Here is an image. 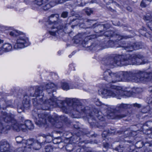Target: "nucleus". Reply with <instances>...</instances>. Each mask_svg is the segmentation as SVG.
Segmentation results:
<instances>
[{"label": "nucleus", "instance_id": "nucleus-19", "mask_svg": "<svg viewBox=\"0 0 152 152\" xmlns=\"http://www.w3.org/2000/svg\"><path fill=\"white\" fill-rule=\"evenodd\" d=\"M43 142L41 143L39 142L37 140L34 141V143L32 144L31 148L35 150L39 149L41 147V145L43 144Z\"/></svg>", "mask_w": 152, "mask_h": 152}, {"label": "nucleus", "instance_id": "nucleus-6", "mask_svg": "<svg viewBox=\"0 0 152 152\" xmlns=\"http://www.w3.org/2000/svg\"><path fill=\"white\" fill-rule=\"evenodd\" d=\"M2 114L3 119L5 122L12 123V127L14 130L17 132H19L20 130V124L17 123L16 121L14 119L13 115L7 113L6 112H3Z\"/></svg>", "mask_w": 152, "mask_h": 152}, {"label": "nucleus", "instance_id": "nucleus-36", "mask_svg": "<svg viewBox=\"0 0 152 152\" xmlns=\"http://www.w3.org/2000/svg\"><path fill=\"white\" fill-rule=\"evenodd\" d=\"M20 130H21L23 131H24L25 130H26L28 129L25 124H20Z\"/></svg>", "mask_w": 152, "mask_h": 152}, {"label": "nucleus", "instance_id": "nucleus-51", "mask_svg": "<svg viewBox=\"0 0 152 152\" xmlns=\"http://www.w3.org/2000/svg\"><path fill=\"white\" fill-rule=\"evenodd\" d=\"M95 21L94 20H88L87 21V22H88V23H90V25H91V24L93 23Z\"/></svg>", "mask_w": 152, "mask_h": 152}, {"label": "nucleus", "instance_id": "nucleus-41", "mask_svg": "<svg viewBox=\"0 0 152 152\" xmlns=\"http://www.w3.org/2000/svg\"><path fill=\"white\" fill-rule=\"evenodd\" d=\"M86 12L87 15H89L93 13V11L91 9H88L86 10Z\"/></svg>", "mask_w": 152, "mask_h": 152}, {"label": "nucleus", "instance_id": "nucleus-4", "mask_svg": "<svg viewBox=\"0 0 152 152\" xmlns=\"http://www.w3.org/2000/svg\"><path fill=\"white\" fill-rule=\"evenodd\" d=\"M101 93L106 98L112 97L120 99V97L126 94L127 92H124L121 90L120 87L113 85L109 88L103 89L102 90Z\"/></svg>", "mask_w": 152, "mask_h": 152}, {"label": "nucleus", "instance_id": "nucleus-32", "mask_svg": "<svg viewBox=\"0 0 152 152\" xmlns=\"http://www.w3.org/2000/svg\"><path fill=\"white\" fill-rule=\"evenodd\" d=\"M146 21H148L149 22H152V16L150 15H147L143 18Z\"/></svg>", "mask_w": 152, "mask_h": 152}, {"label": "nucleus", "instance_id": "nucleus-56", "mask_svg": "<svg viewBox=\"0 0 152 152\" xmlns=\"http://www.w3.org/2000/svg\"><path fill=\"white\" fill-rule=\"evenodd\" d=\"M113 3L114 4V5H115L116 6H117L118 7H119V6H120L119 5L115 2H113Z\"/></svg>", "mask_w": 152, "mask_h": 152}, {"label": "nucleus", "instance_id": "nucleus-27", "mask_svg": "<svg viewBox=\"0 0 152 152\" xmlns=\"http://www.w3.org/2000/svg\"><path fill=\"white\" fill-rule=\"evenodd\" d=\"M124 149V147L122 145H119L118 146L116 147L114 150L118 152H123Z\"/></svg>", "mask_w": 152, "mask_h": 152}, {"label": "nucleus", "instance_id": "nucleus-30", "mask_svg": "<svg viewBox=\"0 0 152 152\" xmlns=\"http://www.w3.org/2000/svg\"><path fill=\"white\" fill-rule=\"evenodd\" d=\"M15 139L18 143H20L22 142L24 143L23 142H24V140L23 139V137L20 136H18L17 137L15 138Z\"/></svg>", "mask_w": 152, "mask_h": 152}, {"label": "nucleus", "instance_id": "nucleus-34", "mask_svg": "<svg viewBox=\"0 0 152 152\" xmlns=\"http://www.w3.org/2000/svg\"><path fill=\"white\" fill-rule=\"evenodd\" d=\"M146 126L149 127V128L152 130V121H148L144 125V126Z\"/></svg>", "mask_w": 152, "mask_h": 152}, {"label": "nucleus", "instance_id": "nucleus-63", "mask_svg": "<svg viewBox=\"0 0 152 152\" xmlns=\"http://www.w3.org/2000/svg\"><path fill=\"white\" fill-rule=\"evenodd\" d=\"M34 88L33 87H31V89H30L31 90V89L34 90Z\"/></svg>", "mask_w": 152, "mask_h": 152}, {"label": "nucleus", "instance_id": "nucleus-43", "mask_svg": "<svg viewBox=\"0 0 152 152\" xmlns=\"http://www.w3.org/2000/svg\"><path fill=\"white\" fill-rule=\"evenodd\" d=\"M103 146L104 148L106 149H107L109 148L110 145L107 142H104Z\"/></svg>", "mask_w": 152, "mask_h": 152}, {"label": "nucleus", "instance_id": "nucleus-57", "mask_svg": "<svg viewBox=\"0 0 152 152\" xmlns=\"http://www.w3.org/2000/svg\"><path fill=\"white\" fill-rule=\"evenodd\" d=\"M74 127L76 128V129H79V126H77L76 125H75L74 124Z\"/></svg>", "mask_w": 152, "mask_h": 152}, {"label": "nucleus", "instance_id": "nucleus-44", "mask_svg": "<svg viewBox=\"0 0 152 152\" xmlns=\"http://www.w3.org/2000/svg\"><path fill=\"white\" fill-rule=\"evenodd\" d=\"M130 105V107L132 106H133L134 107H137L138 108H140L141 106L140 105V104H138L137 103H134V104H132L131 105Z\"/></svg>", "mask_w": 152, "mask_h": 152}, {"label": "nucleus", "instance_id": "nucleus-14", "mask_svg": "<svg viewBox=\"0 0 152 152\" xmlns=\"http://www.w3.org/2000/svg\"><path fill=\"white\" fill-rule=\"evenodd\" d=\"M130 106L129 104H118L114 109L116 112H120L124 110L130 108Z\"/></svg>", "mask_w": 152, "mask_h": 152}, {"label": "nucleus", "instance_id": "nucleus-16", "mask_svg": "<svg viewBox=\"0 0 152 152\" xmlns=\"http://www.w3.org/2000/svg\"><path fill=\"white\" fill-rule=\"evenodd\" d=\"M23 107L24 109H28L30 107V99L28 96L25 95L23 97Z\"/></svg>", "mask_w": 152, "mask_h": 152}, {"label": "nucleus", "instance_id": "nucleus-62", "mask_svg": "<svg viewBox=\"0 0 152 152\" xmlns=\"http://www.w3.org/2000/svg\"><path fill=\"white\" fill-rule=\"evenodd\" d=\"M72 56V54H71L70 55H69V58H71Z\"/></svg>", "mask_w": 152, "mask_h": 152}, {"label": "nucleus", "instance_id": "nucleus-54", "mask_svg": "<svg viewBox=\"0 0 152 152\" xmlns=\"http://www.w3.org/2000/svg\"><path fill=\"white\" fill-rule=\"evenodd\" d=\"M96 37V36L95 35H91L90 37H89L88 39H89L90 38H94Z\"/></svg>", "mask_w": 152, "mask_h": 152}, {"label": "nucleus", "instance_id": "nucleus-55", "mask_svg": "<svg viewBox=\"0 0 152 152\" xmlns=\"http://www.w3.org/2000/svg\"><path fill=\"white\" fill-rule=\"evenodd\" d=\"M148 91L152 93V86H150L148 88Z\"/></svg>", "mask_w": 152, "mask_h": 152}, {"label": "nucleus", "instance_id": "nucleus-46", "mask_svg": "<svg viewBox=\"0 0 152 152\" xmlns=\"http://www.w3.org/2000/svg\"><path fill=\"white\" fill-rule=\"evenodd\" d=\"M57 139H55L53 140V142L54 144H58L59 143L61 142V140H60V141H58Z\"/></svg>", "mask_w": 152, "mask_h": 152}, {"label": "nucleus", "instance_id": "nucleus-10", "mask_svg": "<svg viewBox=\"0 0 152 152\" xmlns=\"http://www.w3.org/2000/svg\"><path fill=\"white\" fill-rule=\"evenodd\" d=\"M116 112L115 111L114 108H108L107 110V117L109 119H120L125 117L127 115V114H116Z\"/></svg>", "mask_w": 152, "mask_h": 152}, {"label": "nucleus", "instance_id": "nucleus-24", "mask_svg": "<svg viewBox=\"0 0 152 152\" xmlns=\"http://www.w3.org/2000/svg\"><path fill=\"white\" fill-rule=\"evenodd\" d=\"M112 131L113 132H111V131L109 130L104 131L102 134V137L106 138L108 135L112 134L115 132L114 130H113Z\"/></svg>", "mask_w": 152, "mask_h": 152}, {"label": "nucleus", "instance_id": "nucleus-60", "mask_svg": "<svg viewBox=\"0 0 152 152\" xmlns=\"http://www.w3.org/2000/svg\"><path fill=\"white\" fill-rule=\"evenodd\" d=\"M75 54V52H72V53L71 54H72V55H73Z\"/></svg>", "mask_w": 152, "mask_h": 152}, {"label": "nucleus", "instance_id": "nucleus-23", "mask_svg": "<svg viewBox=\"0 0 152 152\" xmlns=\"http://www.w3.org/2000/svg\"><path fill=\"white\" fill-rule=\"evenodd\" d=\"M61 87L64 90H68L70 88H76V86L70 88V87L68 83L66 82H62L61 83Z\"/></svg>", "mask_w": 152, "mask_h": 152}, {"label": "nucleus", "instance_id": "nucleus-12", "mask_svg": "<svg viewBox=\"0 0 152 152\" xmlns=\"http://www.w3.org/2000/svg\"><path fill=\"white\" fill-rule=\"evenodd\" d=\"M10 145L8 142L3 140L0 142V152H7L9 151Z\"/></svg>", "mask_w": 152, "mask_h": 152}, {"label": "nucleus", "instance_id": "nucleus-40", "mask_svg": "<svg viewBox=\"0 0 152 152\" xmlns=\"http://www.w3.org/2000/svg\"><path fill=\"white\" fill-rule=\"evenodd\" d=\"M128 152H138L134 148V146L131 147V148H129Z\"/></svg>", "mask_w": 152, "mask_h": 152}, {"label": "nucleus", "instance_id": "nucleus-2", "mask_svg": "<svg viewBox=\"0 0 152 152\" xmlns=\"http://www.w3.org/2000/svg\"><path fill=\"white\" fill-rule=\"evenodd\" d=\"M143 56L139 53L122 55L114 54L104 60L106 65L114 66H126L129 64L139 65L144 64Z\"/></svg>", "mask_w": 152, "mask_h": 152}, {"label": "nucleus", "instance_id": "nucleus-52", "mask_svg": "<svg viewBox=\"0 0 152 152\" xmlns=\"http://www.w3.org/2000/svg\"><path fill=\"white\" fill-rule=\"evenodd\" d=\"M95 45L94 44H93L92 45H91V46H89V49H93L94 48V47Z\"/></svg>", "mask_w": 152, "mask_h": 152}, {"label": "nucleus", "instance_id": "nucleus-39", "mask_svg": "<svg viewBox=\"0 0 152 152\" xmlns=\"http://www.w3.org/2000/svg\"><path fill=\"white\" fill-rule=\"evenodd\" d=\"M95 104L98 106H100L102 105V103L97 99H95L94 100Z\"/></svg>", "mask_w": 152, "mask_h": 152}, {"label": "nucleus", "instance_id": "nucleus-25", "mask_svg": "<svg viewBox=\"0 0 152 152\" xmlns=\"http://www.w3.org/2000/svg\"><path fill=\"white\" fill-rule=\"evenodd\" d=\"M43 137L45 138V141L46 143H50L53 140V137L51 135L43 134Z\"/></svg>", "mask_w": 152, "mask_h": 152}, {"label": "nucleus", "instance_id": "nucleus-37", "mask_svg": "<svg viewBox=\"0 0 152 152\" xmlns=\"http://www.w3.org/2000/svg\"><path fill=\"white\" fill-rule=\"evenodd\" d=\"M68 12H63L61 15V17L63 18H65L68 17Z\"/></svg>", "mask_w": 152, "mask_h": 152}, {"label": "nucleus", "instance_id": "nucleus-13", "mask_svg": "<svg viewBox=\"0 0 152 152\" xmlns=\"http://www.w3.org/2000/svg\"><path fill=\"white\" fill-rule=\"evenodd\" d=\"M47 120L50 122H51L53 120L51 116L45 114L42 111H41V125L47 123Z\"/></svg>", "mask_w": 152, "mask_h": 152}, {"label": "nucleus", "instance_id": "nucleus-21", "mask_svg": "<svg viewBox=\"0 0 152 152\" xmlns=\"http://www.w3.org/2000/svg\"><path fill=\"white\" fill-rule=\"evenodd\" d=\"M28 129L31 130L34 128V126L31 121L29 120H26L25 121V123Z\"/></svg>", "mask_w": 152, "mask_h": 152}, {"label": "nucleus", "instance_id": "nucleus-59", "mask_svg": "<svg viewBox=\"0 0 152 152\" xmlns=\"http://www.w3.org/2000/svg\"><path fill=\"white\" fill-rule=\"evenodd\" d=\"M85 3H81L80 5V6H83L84 5H85Z\"/></svg>", "mask_w": 152, "mask_h": 152}, {"label": "nucleus", "instance_id": "nucleus-20", "mask_svg": "<svg viewBox=\"0 0 152 152\" xmlns=\"http://www.w3.org/2000/svg\"><path fill=\"white\" fill-rule=\"evenodd\" d=\"M34 141L33 139H31L27 140H24L23 142L25 144L27 145L26 148H31L32 146V144L34 143Z\"/></svg>", "mask_w": 152, "mask_h": 152}, {"label": "nucleus", "instance_id": "nucleus-48", "mask_svg": "<svg viewBox=\"0 0 152 152\" xmlns=\"http://www.w3.org/2000/svg\"><path fill=\"white\" fill-rule=\"evenodd\" d=\"M106 7L107 8V9L108 10L110 11L111 12H115V10L113 9L111 7H110L107 6Z\"/></svg>", "mask_w": 152, "mask_h": 152}, {"label": "nucleus", "instance_id": "nucleus-64", "mask_svg": "<svg viewBox=\"0 0 152 152\" xmlns=\"http://www.w3.org/2000/svg\"><path fill=\"white\" fill-rule=\"evenodd\" d=\"M128 141V142H129V143H132V141H130H130Z\"/></svg>", "mask_w": 152, "mask_h": 152}, {"label": "nucleus", "instance_id": "nucleus-8", "mask_svg": "<svg viewBox=\"0 0 152 152\" xmlns=\"http://www.w3.org/2000/svg\"><path fill=\"white\" fill-rule=\"evenodd\" d=\"M28 38L25 36H20L16 41L14 47L15 49H21L29 45Z\"/></svg>", "mask_w": 152, "mask_h": 152}, {"label": "nucleus", "instance_id": "nucleus-17", "mask_svg": "<svg viewBox=\"0 0 152 152\" xmlns=\"http://www.w3.org/2000/svg\"><path fill=\"white\" fill-rule=\"evenodd\" d=\"M83 40V36L80 34H79L75 36L73 39L74 42L76 44L81 42Z\"/></svg>", "mask_w": 152, "mask_h": 152}, {"label": "nucleus", "instance_id": "nucleus-29", "mask_svg": "<svg viewBox=\"0 0 152 152\" xmlns=\"http://www.w3.org/2000/svg\"><path fill=\"white\" fill-rule=\"evenodd\" d=\"M20 32L16 30H13L10 33V35L12 36L13 37L18 36Z\"/></svg>", "mask_w": 152, "mask_h": 152}, {"label": "nucleus", "instance_id": "nucleus-1", "mask_svg": "<svg viewBox=\"0 0 152 152\" xmlns=\"http://www.w3.org/2000/svg\"><path fill=\"white\" fill-rule=\"evenodd\" d=\"M103 79L110 83H115L124 80L136 83L140 82L145 83L152 79V73L133 70L114 73L110 69H108L104 72Z\"/></svg>", "mask_w": 152, "mask_h": 152}, {"label": "nucleus", "instance_id": "nucleus-18", "mask_svg": "<svg viewBox=\"0 0 152 152\" xmlns=\"http://www.w3.org/2000/svg\"><path fill=\"white\" fill-rule=\"evenodd\" d=\"M3 51L8 52L11 51L12 47V45L9 43H7L4 44L2 46Z\"/></svg>", "mask_w": 152, "mask_h": 152}, {"label": "nucleus", "instance_id": "nucleus-58", "mask_svg": "<svg viewBox=\"0 0 152 152\" xmlns=\"http://www.w3.org/2000/svg\"><path fill=\"white\" fill-rule=\"evenodd\" d=\"M4 42V40L0 39V44H3Z\"/></svg>", "mask_w": 152, "mask_h": 152}, {"label": "nucleus", "instance_id": "nucleus-50", "mask_svg": "<svg viewBox=\"0 0 152 152\" xmlns=\"http://www.w3.org/2000/svg\"><path fill=\"white\" fill-rule=\"evenodd\" d=\"M126 9L127 10L129 11V12H131L132 11V9L130 7H126Z\"/></svg>", "mask_w": 152, "mask_h": 152}, {"label": "nucleus", "instance_id": "nucleus-61", "mask_svg": "<svg viewBox=\"0 0 152 152\" xmlns=\"http://www.w3.org/2000/svg\"><path fill=\"white\" fill-rule=\"evenodd\" d=\"M54 75L56 77V78H57V77H58L57 75H55V74H54Z\"/></svg>", "mask_w": 152, "mask_h": 152}, {"label": "nucleus", "instance_id": "nucleus-22", "mask_svg": "<svg viewBox=\"0 0 152 152\" xmlns=\"http://www.w3.org/2000/svg\"><path fill=\"white\" fill-rule=\"evenodd\" d=\"M121 134H124V138L130 137L132 136V132L129 129H128L127 130L124 132H122Z\"/></svg>", "mask_w": 152, "mask_h": 152}, {"label": "nucleus", "instance_id": "nucleus-5", "mask_svg": "<svg viewBox=\"0 0 152 152\" xmlns=\"http://www.w3.org/2000/svg\"><path fill=\"white\" fill-rule=\"evenodd\" d=\"M103 33H104L103 34L106 36L107 37H114L117 39L116 40H110L109 41V43L111 47L114 46L115 45L121 40L131 38V36L129 35H121L115 34L113 31H108Z\"/></svg>", "mask_w": 152, "mask_h": 152}, {"label": "nucleus", "instance_id": "nucleus-53", "mask_svg": "<svg viewBox=\"0 0 152 152\" xmlns=\"http://www.w3.org/2000/svg\"><path fill=\"white\" fill-rule=\"evenodd\" d=\"M141 91V89L140 88H137L136 89V91L138 93L140 92Z\"/></svg>", "mask_w": 152, "mask_h": 152}, {"label": "nucleus", "instance_id": "nucleus-42", "mask_svg": "<svg viewBox=\"0 0 152 152\" xmlns=\"http://www.w3.org/2000/svg\"><path fill=\"white\" fill-rule=\"evenodd\" d=\"M148 107L147 106L142 109L141 110V112L143 113H146L148 112V110H147L148 108Z\"/></svg>", "mask_w": 152, "mask_h": 152}, {"label": "nucleus", "instance_id": "nucleus-7", "mask_svg": "<svg viewBox=\"0 0 152 152\" xmlns=\"http://www.w3.org/2000/svg\"><path fill=\"white\" fill-rule=\"evenodd\" d=\"M119 46L124 48L128 52H132L133 50L139 49L142 48V46L139 43H133L130 42L126 45L124 42L121 41L119 42Z\"/></svg>", "mask_w": 152, "mask_h": 152}, {"label": "nucleus", "instance_id": "nucleus-45", "mask_svg": "<svg viewBox=\"0 0 152 152\" xmlns=\"http://www.w3.org/2000/svg\"><path fill=\"white\" fill-rule=\"evenodd\" d=\"M24 108L23 107H20L19 106L18 107V113L21 112L24 109Z\"/></svg>", "mask_w": 152, "mask_h": 152}, {"label": "nucleus", "instance_id": "nucleus-31", "mask_svg": "<svg viewBox=\"0 0 152 152\" xmlns=\"http://www.w3.org/2000/svg\"><path fill=\"white\" fill-rule=\"evenodd\" d=\"M149 3L150 2L148 1L147 0H143L141 3L140 5L141 7H144Z\"/></svg>", "mask_w": 152, "mask_h": 152}, {"label": "nucleus", "instance_id": "nucleus-28", "mask_svg": "<svg viewBox=\"0 0 152 152\" xmlns=\"http://www.w3.org/2000/svg\"><path fill=\"white\" fill-rule=\"evenodd\" d=\"M144 145V142L141 141H139L135 143V146L137 148H142Z\"/></svg>", "mask_w": 152, "mask_h": 152}, {"label": "nucleus", "instance_id": "nucleus-49", "mask_svg": "<svg viewBox=\"0 0 152 152\" xmlns=\"http://www.w3.org/2000/svg\"><path fill=\"white\" fill-rule=\"evenodd\" d=\"M144 152H152V150L149 148H147L145 149Z\"/></svg>", "mask_w": 152, "mask_h": 152}, {"label": "nucleus", "instance_id": "nucleus-33", "mask_svg": "<svg viewBox=\"0 0 152 152\" xmlns=\"http://www.w3.org/2000/svg\"><path fill=\"white\" fill-rule=\"evenodd\" d=\"M45 150L46 152H52L53 151V148L51 145H48L45 147Z\"/></svg>", "mask_w": 152, "mask_h": 152}, {"label": "nucleus", "instance_id": "nucleus-47", "mask_svg": "<svg viewBox=\"0 0 152 152\" xmlns=\"http://www.w3.org/2000/svg\"><path fill=\"white\" fill-rule=\"evenodd\" d=\"M151 142H152V140H148L146 141V142H145V144L148 143L149 144L148 146H151V144H152L151 143ZM146 146H148V145H146Z\"/></svg>", "mask_w": 152, "mask_h": 152}, {"label": "nucleus", "instance_id": "nucleus-9", "mask_svg": "<svg viewBox=\"0 0 152 152\" xmlns=\"http://www.w3.org/2000/svg\"><path fill=\"white\" fill-rule=\"evenodd\" d=\"M49 0H34L32 6L34 9H37L38 7H40L44 10H46L50 8V4H48Z\"/></svg>", "mask_w": 152, "mask_h": 152}, {"label": "nucleus", "instance_id": "nucleus-26", "mask_svg": "<svg viewBox=\"0 0 152 152\" xmlns=\"http://www.w3.org/2000/svg\"><path fill=\"white\" fill-rule=\"evenodd\" d=\"M80 134H90V136L91 137H96L97 136V134H94V133L92 132H80Z\"/></svg>", "mask_w": 152, "mask_h": 152}, {"label": "nucleus", "instance_id": "nucleus-3", "mask_svg": "<svg viewBox=\"0 0 152 152\" xmlns=\"http://www.w3.org/2000/svg\"><path fill=\"white\" fill-rule=\"evenodd\" d=\"M59 18V15L57 14H53L49 18L47 22L46 26L51 30L49 31L50 34L52 36H55L57 34H60L64 31L65 27L59 25L57 21Z\"/></svg>", "mask_w": 152, "mask_h": 152}, {"label": "nucleus", "instance_id": "nucleus-35", "mask_svg": "<svg viewBox=\"0 0 152 152\" xmlns=\"http://www.w3.org/2000/svg\"><path fill=\"white\" fill-rule=\"evenodd\" d=\"M25 149L23 147L20 148L15 150L11 151V152H25Z\"/></svg>", "mask_w": 152, "mask_h": 152}, {"label": "nucleus", "instance_id": "nucleus-11", "mask_svg": "<svg viewBox=\"0 0 152 152\" xmlns=\"http://www.w3.org/2000/svg\"><path fill=\"white\" fill-rule=\"evenodd\" d=\"M96 23H93L92 27H95L94 26L95 25ZM110 27V25L109 24H102L97 25L96 27L94 30L95 32L97 34L100 33V34H97L98 36H100L103 35V33H104V31L107 29L109 28Z\"/></svg>", "mask_w": 152, "mask_h": 152}, {"label": "nucleus", "instance_id": "nucleus-15", "mask_svg": "<svg viewBox=\"0 0 152 152\" xmlns=\"http://www.w3.org/2000/svg\"><path fill=\"white\" fill-rule=\"evenodd\" d=\"M4 112H2L1 113V115L2 117H0V134L1 133L3 132H5L6 130H8L11 129L12 126H10L9 125H7L6 126H4V125H3V124L1 122V120H3L4 121L3 119V116L2 114V113Z\"/></svg>", "mask_w": 152, "mask_h": 152}, {"label": "nucleus", "instance_id": "nucleus-38", "mask_svg": "<svg viewBox=\"0 0 152 152\" xmlns=\"http://www.w3.org/2000/svg\"><path fill=\"white\" fill-rule=\"evenodd\" d=\"M60 119L61 120H62L65 122H67L68 121L67 118L65 116H64V115L61 116H60Z\"/></svg>", "mask_w": 152, "mask_h": 152}]
</instances>
